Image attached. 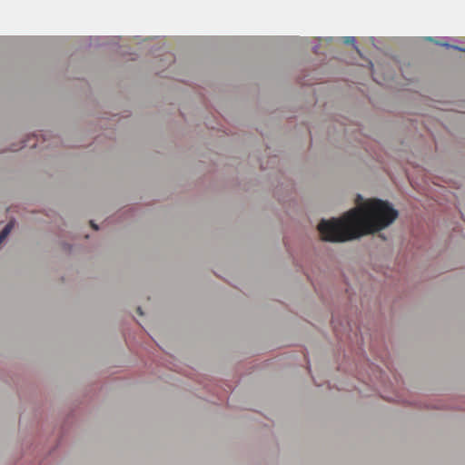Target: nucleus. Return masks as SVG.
<instances>
[{
    "label": "nucleus",
    "mask_w": 465,
    "mask_h": 465,
    "mask_svg": "<svg viewBox=\"0 0 465 465\" xmlns=\"http://www.w3.org/2000/svg\"><path fill=\"white\" fill-rule=\"evenodd\" d=\"M398 211L388 202L371 199L355 207L341 218L322 220L318 231L324 241L345 242L379 232L391 224Z\"/></svg>",
    "instance_id": "nucleus-1"
},
{
    "label": "nucleus",
    "mask_w": 465,
    "mask_h": 465,
    "mask_svg": "<svg viewBox=\"0 0 465 465\" xmlns=\"http://www.w3.org/2000/svg\"><path fill=\"white\" fill-rule=\"evenodd\" d=\"M137 312H139V314H140V315H142V314H143V312H142V310H141V308H140V307H138V308H137Z\"/></svg>",
    "instance_id": "nucleus-5"
},
{
    "label": "nucleus",
    "mask_w": 465,
    "mask_h": 465,
    "mask_svg": "<svg viewBox=\"0 0 465 465\" xmlns=\"http://www.w3.org/2000/svg\"><path fill=\"white\" fill-rule=\"evenodd\" d=\"M342 41L345 44H354L355 43V38L351 37V36H346V37L342 38Z\"/></svg>",
    "instance_id": "nucleus-3"
},
{
    "label": "nucleus",
    "mask_w": 465,
    "mask_h": 465,
    "mask_svg": "<svg viewBox=\"0 0 465 465\" xmlns=\"http://www.w3.org/2000/svg\"><path fill=\"white\" fill-rule=\"evenodd\" d=\"M14 226L13 222H9L0 232V244L5 240Z\"/></svg>",
    "instance_id": "nucleus-2"
},
{
    "label": "nucleus",
    "mask_w": 465,
    "mask_h": 465,
    "mask_svg": "<svg viewBox=\"0 0 465 465\" xmlns=\"http://www.w3.org/2000/svg\"><path fill=\"white\" fill-rule=\"evenodd\" d=\"M90 223L94 230H98V226L96 224H94L93 222H90Z\"/></svg>",
    "instance_id": "nucleus-4"
}]
</instances>
